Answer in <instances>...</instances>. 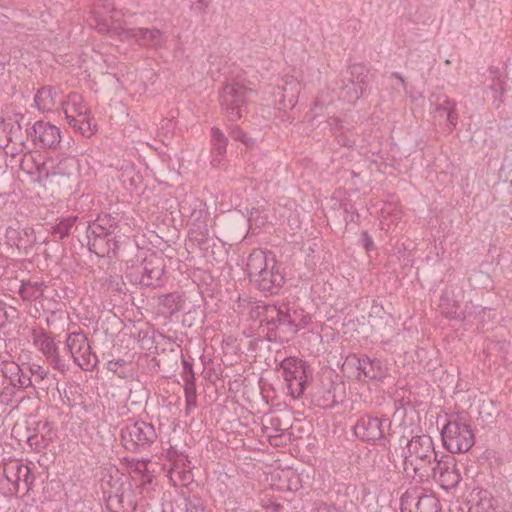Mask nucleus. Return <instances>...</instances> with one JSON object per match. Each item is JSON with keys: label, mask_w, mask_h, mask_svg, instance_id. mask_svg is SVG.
I'll list each match as a JSON object with an SVG mask.
<instances>
[{"label": "nucleus", "mask_w": 512, "mask_h": 512, "mask_svg": "<svg viewBox=\"0 0 512 512\" xmlns=\"http://www.w3.org/2000/svg\"><path fill=\"white\" fill-rule=\"evenodd\" d=\"M335 389L332 381H328L326 384L322 382V386L317 387L313 394L314 400L322 407L334 406L338 403Z\"/></svg>", "instance_id": "obj_29"}, {"label": "nucleus", "mask_w": 512, "mask_h": 512, "mask_svg": "<svg viewBox=\"0 0 512 512\" xmlns=\"http://www.w3.org/2000/svg\"><path fill=\"white\" fill-rule=\"evenodd\" d=\"M159 302L170 314L180 311L184 304L182 296L176 292L161 296Z\"/></svg>", "instance_id": "obj_32"}, {"label": "nucleus", "mask_w": 512, "mask_h": 512, "mask_svg": "<svg viewBox=\"0 0 512 512\" xmlns=\"http://www.w3.org/2000/svg\"><path fill=\"white\" fill-rule=\"evenodd\" d=\"M31 138L41 148H55L61 142L60 129L49 122L37 121L32 127Z\"/></svg>", "instance_id": "obj_19"}, {"label": "nucleus", "mask_w": 512, "mask_h": 512, "mask_svg": "<svg viewBox=\"0 0 512 512\" xmlns=\"http://www.w3.org/2000/svg\"><path fill=\"white\" fill-rule=\"evenodd\" d=\"M34 344L45 356L48 363L53 369L64 374L68 371L69 365L59 354V348L56 345L54 339L50 337L46 332L40 331L34 333Z\"/></svg>", "instance_id": "obj_15"}, {"label": "nucleus", "mask_w": 512, "mask_h": 512, "mask_svg": "<svg viewBox=\"0 0 512 512\" xmlns=\"http://www.w3.org/2000/svg\"><path fill=\"white\" fill-rule=\"evenodd\" d=\"M59 91L51 86H44L38 90L34 97L35 107L45 113L51 112L61 100Z\"/></svg>", "instance_id": "obj_24"}, {"label": "nucleus", "mask_w": 512, "mask_h": 512, "mask_svg": "<svg viewBox=\"0 0 512 512\" xmlns=\"http://www.w3.org/2000/svg\"><path fill=\"white\" fill-rule=\"evenodd\" d=\"M125 364H126V362L124 360H116V361L111 360V361H108V363H107V369L109 371L117 373L118 368L124 366Z\"/></svg>", "instance_id": "obj_50"}, {"label": "nucleus", "mask_w": 512, "mask_h": 512, "mask_svg": "<svg viewBox=\"0 0 512 512\" xmlns=\"http://www.w3.org/2000/svg\"><path fill=\"white\" fill-rule=\"evenodd\" d=\"M139 464H140L142 467H145V466H146L145 462H141V463H139Z\"/></svg>", "instance_id": "obj_61"}, {"label": "nucleus", "mask_w": 512, "mask_h": 512, "mask_svg": "<svg viewBox=\"0 0 512 512\" xmlns=\"http://www.w3.org/2000/svg\"><path fill=\"white\" fill-rule=\"evenodd\" d=\"M132 510H134V507L131 504H129V508L123 510L122 512H131Z\"/></svg>", "instance_id": "obj_58"}, {"label": "nucleus", "mask_w": 512, "mask_h": 512, "mask_svg": "<svg viewBox=\"0 0 512 512\" xmlns=\"http://www.w3.org/2000/svg\"><path fill=\"white\" fill-rule=\"evenodd\" d=\"M301 91V83L293 76H286L284 84L274 92L279 110L284 112L292 110L298 103V97Z\"/></svg>", "instance_id": "obj_20"}, {"label": "nucleus", "mask_w": 512, "mask_h": 512, "mask_svg": "<svg viewBox=\"0 0 512 512\" xmlns=\"http://www.w3.org/2000/svg\"><path fill=\"white\" fill-rule=\"evenodd\" d=\"M29 370L34 377L35 381H43L48 376V370L43 366L37 363H31L29 366Z\"/></svg>", "instance_id": "obj_41"}, {"label": "nucleus", "mask_w": 512, "mask_h": 512, "mask_svg": "<svg viewBox=\"0 0 512 512\" xmlns=\"http://www.w3.org/2000/svg\"><path fill=\"white\" fill-rule=\"evenodd\" d=\"M47 285L40 280H22L19 287V295L24 301H35L41 298L46 290Z\"/></svg>", "instance_id": "obj_26"}, {"label": "nucleus", "mask_w": 512, "mask_h": 512, "mask_svg": "<svg viewBox=\"0 0 512 512\" xmlns=\"http://www.w3.org/2000/svg\"><path fill=\"white\" fill-rule=\"evenodd\" d=\"M33 428L28 427V434L53 435L51 425L48 421H34Z\"/></svg>", "instance_id": "obj_40"}, {"label": "nucleus", "mask_w": 512, "mask_h": 512, "mask_svg": "<svg viewBox=\"0 0 512 512\" xmlns=\"http://www.w3.org/2000/svg\"><path fill=\"white\" fill-rule=\"evenodd\" d=\"M184 396H185V412L190 414L198 406L197 404V393L194 381H189L184 384Z\"/></svg>", "instance_id": "obj_33"}, {"label": "nucleus", "mask_w": 512, "mask_h": 512, "mask_svg": "<svg viewBox=\"0 0 512 512\" xmlns=\"http://www.w3.org/2000/svg\"><path fill=\"white\" fill-rule=\"evenodd\" d=\"M87 240L89 250L99 257H109L110 254H115L119 248L118 241L115 239V236L104 233H87Z\"/></svg>", "instance_id": "obj_23"}, {"label": "nucleus", "mask_w": 512, "mask_h": 512, "mask_svg": "<svg viewBox=\"0 0 512 512\" xmlns=\"http://www.w3.org/2000/svg\"><path fill=\"white\" fill-rule=\"evenodd\" d=\"M383 376L384 371L378 360H371L367 356H362L361 372L357 373V380L368 381Z\"/></svg>", "instance_id": "obj_28"}, {"label": "nucleus", "mask_w": 512, "mask_h": 512, "mask_svg": "<svg viewBox=\"0 0 512 512\" xmlns=\"http://www.w3.org/2000/svg\"><path fill=\"white\" fill-rule=\"evenodd\" d=\"M3 473L8 482L13 485L15 492L28 491L31 480V472L27 465L19 461H10L4 465Z\"/></svg>", "instance_id": "obj_21"}, {"label": "nucleus", "mask_w": 512, "mask_h": 512, "mask_svg": "<svg viewBox=\"0 0 512 512\" xmlns=\"http://www.w3.org/2000/svg\"><path fill=\"white\" fill-rule=\"evenodd\" d=\"M362 238L364 240L365 249L367 251L370 250L373 246V241H372L371 237L369 236L368 232H366V231L362 232Z\"/></svg>", "instance_id": "obj_53"}, {"label": "nucleus", "mask_w": 512, "mask_h": 512, "mask_svg": "<svg viewBox=\"0 0 512 512\" xmlns=\"http://www.w3.org/2000/svg\"><path fill=\"white\" fill-rule=\"evenodd\" d=\"M228 138L217 127L211 129V165L219 167L226 154Z\"/></svg>", "instance_id": "obj_25"}, {"label": "nucleus", "mask_w": 512, "mask_h": 512, "mask_svg": "<svg viewBox=\"0 0 512 512\" xmlns=\"http://www.w3.org/2000/svg\"><path fill=\"white\" fill-rule=\"evenodd\" d=\"M290 428L288 421H284L277 414H268L262 419L263 433L273 446H281L290 440Z\"/></svg>", "instance_id": "obj_16"}, {"label": "nucleus", "mask_w": 512, "mask_h": 512, "mask_svg": "<svg viewBox=\"0 0 512 512\" xmlns=\"http://www.w3.org/2000/svg\"><path fill=\"white\" fill-rule=\"evenodd\" d=\"M438 453L435 451L434 443L429 435L422 434L413 436L407 440L403 449V468L408 476L419 482L429 480L432 475V464L436 461Z\"/></svg>", "instance_id": "obj_2"}, {"label": "nucleus", "mask_w": 512, "mask_h": 512, "mask_svg": "<svg viewBox=\"0 0 512 512\" xmlns=\"http://www.w3.org/2000/svg\"><path fill=\"white\" fill-rule=\"evenodd\" d=\"M278 487H279L280 489H285V488H287V489H293L292 485H290V484H287V485L281 484V485H279Z\"/></svg>", "instance_id": "obj_57"}, {"label": "nucleus", "mask_w": 512, "mask_h": 512, "mask_svg": "<svg viewBox=\"0 0 512 512\" xmlns=\"http://www.w3.org/2000/svg\"><path fill=\"white\" fill-rule=\"evenodd\" d=\"M350 77L344 83L341 91L342 98L349 103H356L370 82V71L362 64H354L350 67Z\"/></svg>", "instance_id": "obj_13"}, {"label": "nucleus", "mask_w": 512, "mask_h": 512, "mask_svg": "<svg viewBox=\"0 0 512 512\" xmlns=\"http://www.w3.org/2000/svg\"><path fill=\"white\" fill-rule=\"evenodd\" d=\"M272 477H279V479H285V480H290L291 478H298L297 475L294 473V471L292 470H280V471H275L273 474H272Z\"/></svg>", "instance_id": "obj_44"}, {"label": "nucleus", "mask_w": 512, "mask_h": 512, "mask_svg": "<svg viewBox=\"0 0 512 512\" xmlns=\"http://www.w3.org/2000/svg\"><path fill=\"white\" fill-rule=\"evenodd\" d=\"M392 76H393V77H395L396 79H398V80H399V82H400V84H401L403 87H406L405 79H404V77H403L401 74H399V73H397V72H394V73H392Z\"/></svg>", "instance_id": "obj_55"}, {"label": "nucleus", "mask_w": 512, "mask_h": 512, "mask_svg": "<svg viewBox=\"0 0 512 512\" xmlns=\"http://www.w3.org/2000/svg\"><path fill=\"white\" fill-rule=\"evenodd\" d=\"M335 135H336V139H337L338 143L341 144L342 146H353V145H355V140L350 139L347 136L342 135V134H336L335 133Z\"/></svg>", "instance_id": "obj_51"}, {"label": "nucleus", "mask_w": 512, "mask_h": 512, "mask_svg": "<svg viewBox=\"0 0 512 512\" xmlns=\"http://www.w3.org/2000/svg\"><path fill=\"white\" fill-rule=\"evenodd\" d=\"M51 440L52 435L39 434H28L26 439L28 445L31 447V449L35 451H41L42 449L47 447Z\"/></svg>", "instance_id": "obj_38"}, {"label": "nucleus", "mask_w": 512, "mask_h": 512, "mask_svg": "<svg viewBox=\"0 0 512 512\" xmlns=\"http://www.w3.org/2000/svg\"><path fill=\"white\" fill-rule=\"evenodd\" d=\"M118 227V221L117 219L110 215V214H104L99 215L97 219L91 223H89L87 227L86 233L91 234H107V235H114V231Z\"/></svg>", "instance_id": "obj_27"}, {"label": "nucleus", "mask_w": 512, "mask_h": 512, "mask_svg": "<svg viewBox=\"0 0 512 512\" xmlns=\"http://www.w3.org/2000/svg\"><path fill=\"white\" fill-rule=\"evenodd\" d=\"M9 309L11 312H13V313L15 312L14 308L10 307Z\"/></svg>", "instance_id": "obj_62"}, {"label": "nucleus", "mask_w": 512, "mask_h": 512, "mask_svg": "<svg viewBox=\"0 0 512 512\" xmlns=\"http://www.w3.org/2000/svg\"><path fill=\"white\" fill-rule=\"evenodd\" d=\"M118 13L115 5L106 0L95 6L89 24L99 33L124 42L130 32L125 23L116 17Z\"/></svg>", "instance_id": "obj_4"}, {"label": "nucleus", "mask_w": 512, "mask_h": 512, "mask_svg": "<svg viewBox=\"0 0 512 512\" xmlns=\"http://www.w3.org/2000/svg\"><path fill=\"white\" fill-rule=\"evenodd\" d=\"M42 242H44V243L47 242V238H43Z\"/></svg>", "instance_id": "obj_63"}, {"label": "nucleus", "mask_w": 512, "mask_h": 512, "mask_svg": "<svg viewBox=\"0 0 512 512\" xmlns=\"http://www.w3.org/2000/svg\"><path fill=\"white\" fill-rule=\"evenodd\" d=\"M167 458L172 462L171 468H189L191 461L188 456L182 452H178L173 448L167 451Z\"/></svg>", "instance_id": "obj_37"}, {"label": "nucleus", "mask_w": 512, "mask_h": 512, "mask_svg": "<svg viewBox=\"0 0 512 512\" xmlns=\"http://www.w3.org/2000/svg\"><path fill=\"white\" fill-rule=\"evenodd\" d=\"M390 425L388 418L364 415L355 424L354 432L363 441L385 444V435Z\"/></svg>", "instance_id": "obj_12"}, {"label": "nucleus", "mask_w": 512, "mask_h": 512, "mask_svg": "<svg viewBox=\"0 0 512 512\" xmlns=\"http://www.w3.org/2000/svg\"><path fill=\"white\" fill-rule=\"evenodd\" d=\"M252 93V89L236 81L226 83L223 86L219 95V102L228 120L237 121L243 116Z\"/></svg>", "instance_id": "obj_6"}, {"label": "nucleus", "mask_w": 512, "mask_h": 512, "mask_svg": "<svg viewBox=\"0 0 512 512\" xmlns=\"http://www.w3.org/2000/svg\"><path fill=\"white\" fill-rule=\"evenodd\" d=\"M156 438L154 426L142 420L127 419L121 429L123 446L133 452L149 448Z\"/></svg>", "instance_id": "obj_7"}, {"label": "nucleus", "mask_w": 512, "mask_h": 512, "mask_svg": "<svg viewBox=\"0 0 512 512\" xmlns=\"http://www.w3.org/2000/svg\"><path fill=\"white\" fill-rule=\"evenodd\" d=\"M183 372H182V378L185 383H188L189 381H194V372L192 369V365L184 360L183 362Z\"/></svg>", "instance_id": "obj_42"}, {"label": "nucleus", "mask_w": 512, "mask_h": 512, "mask_svg": "<svg viewBox=\"0 0 512 512\" xmlns=\"http://www.w3.org/2000/svg\"><path fill=\"white\" fill-rule=\"evenodd\" d=\"M2 129L6 132V139L9 143L24 144L22 129L18 121L8 119L2 122Z\"/></svg>", "instance_id": "obj_31"}, {"label": "nucleus", "mask_w": 512, "mask_h": 512, "mask_svg": "<svg viewBox=\"0 0 512 512\" xmlns=\"http://www.w3.org/2000/svg\"><path fill=\"white\" fill-rule=\"evenodd\" d=\"M165 260L161 255L151 253L142 263V275L139 284L147 287H159L163 283Z\"/></svg>", "instance_id": "obj_18"}, {"label": "nucleus", "mask_w": 512, "mask_h": 512, "mask_svg": "<svg viewBox=\"0 0 512 512\" xmlns=\"http://www.w3.org/2000/svg\"><path fill=\"white\" fill-rule=\"evenodd\" d=\"M491 90L495 93V95L501 96L503 94L502 83L500 81L495 82L491 85Z\"/></svg>", "instance_id": "obj_54"}, {"label": "nucleus", "mask_w": 512, "mask_h": 512, "mask_svg": "<svg viewBox=\"0 0 512 512\" xmlns=\"http://www.w3.org/2000/svg\"><path fill=\"white\" fill-rule=\"evenodd\" d=\"M170 478L175 483V485L186 486L188 485L192 479V473L189 468H171L170 469Z\"/></svg>", "instance_id": "obj_35"}, {"label": "nucleus", "mask_w": 512, "mask_h": 512, "mask_svg": "<svg viewBox=\"0 0 512 512\" xmlns=\"http://www.w3.org/2000/svg\"><path fill=\"white\" fill-rule=\"evenodd\" d=\"M124 42H135L139 46L161 48L165 44L164 33L157 28H129Z\"/></svg>", "instance_id": "obj_22"}, {"label": "nucleus", "mask_w": 512, "mask_h": 512, "mask_svg": "<svg viewBox=\"0 0 512 512\" xmlns=\"http://www.w3.org/2000/svg\"><path fill=\"white\" fill-rule=\"evenodd\" d=\"M249 280L264 293L277 294L285 278L271 253L262 249H254L247 259L246 264Z\"/></svg>", "instance_id": "obj_3"}, {"label": "nucleus", "mask_w": 512, "mask_h": 512, "mask_svg": "<svg viewBox=\"0 0 512 512\" xmlns=\"http://www.w3.org/2000/svg\"><path fill=\"white\" fill-rule=\"evenodd\" d=\"M285 120H287V121H292V120H293V118H291V117L288 115V116L286 117V119H285Z\"/></svg>", "instance_id": "obj_59"}, {"label": "nucleus", "mask_w": 512, "mask_h": 512, "mask_svg": "<svg viewBox=\"0 0 512 512\" xmlns=\"http://www.w3.org/2000/svg\"><path fill=\"white\" fill-rule=\"evenodd\" d=\"M109 288L115 292H122L125 288V283L121 277H114L109 281Z\"/></svg>", "instance_id": "obj_43"}, {"label": "nucleus", "mask_w": 512, "mask_h": 512, "mask_svg": "<svg viewBox=\"0 0 512 512\" xmlns=\"http://www.w3.org/2000/svg\"><path fill=\"white\" fill-rule=\"evenodd\" d=\"M211 0H191V8L197 11H204L210 4Z\"/></svg>", "instance_id": "obj_47"}, {"label": "nucleus", "mask_w": 512, "mask_h": 512, "mask_svg": "<svg viewBox=\"0 0 512 512\" xmlns=\"http://www.w3.org/2000/svg\"><path fill=\"white\" fill-rule=\"evenodd\" d=\"M66 346L74 363L84 371H92L98 358L91 351L87 336L83 332H72L68 335Z\"/></svg>", "instance_id": "obj_10"}, {"label": "nucleus", "mask_w": 512, "mask_h": 512, "mask_svg": "<svg viewBox=\"0 0 512 512\" xmlns=\"http://www.w3.org/2000/svg\"><path fill=\"white\" fill-rule=\"evenodd\" d=\"M431 466L433 471L432 475H429V480H435L443 489L455 488L460 483L462 477L454 456L449 454L437 456Z\"/></svg>", "instance_id": "obj_11"}, {"label": "nucleus", "mask_w": 512, "mask_h": 512, "mask_svg": "<svg viewBox=\"0 0 512 512\" xmlns=\"http://www.w3.org/2000/svg\"><path fill=\"white\" fill-rule=\"evenodd\" d=\"M122 502H123V497L122 496L109 495V497L107 499V506L110 509H114V508H116L117 505L122 504Z\"/></svg>", "instance_id": "obj_48"}, {"label": "nucleus", "mask_w": 512, "mask_h": 512, "mask_svg": "<svg viewBox=\"0 0 512 512\" xmlns=\"http://www.w3.org/2000/svg\"><path fill=\"white\" fill-rule=\"evenodd\" d=\"M441 436L445 448L452 454L467 452L474 444L472 429L458 418L447 421Z\"/></svg>", "instance_id": "obj_8"}, {"label": "nucleus", "mask_w": 512, "mask_h": 512, "mask_svg": "<svg viewBox=\"0 0 512 512\" xmlns=\"http://www.w3.org/2000/svg\"><path fill=\"white\" fill-rule=\"evenodd\" d=\"M60 104L69 126L75 132L85 137H90L96 132L97 126L93 123L90 110L80 94L72 92Z\"/></svg>", "instance_id": "obj_5"}, {"label": "nucleus", "mask_w": 512, "mask_h": 512, "mask_svg": "<svg viewBox=\"0 0 512 512\" xmlns=\"http://www.w3.org/2000/svg\"><path fill=\"white\" fill-rule=\"evenodd\" d=\"M362 356L350 354L346 357L342 369L347 372L350 377L357 379V373L361 372Z\"/></svg>", "instance_id": "obj_34"}, {"label": "nucleus", "mask_w": 512, "mask_h": 512, "mask_svg": "<svg viewBox=\"0 0 512 512\" xmlns=\"http://www.w3.org/2000/svg\"><path fill=\"white\" fill-rule=\"evenodd\" d=\"M434 112L438 113L441 117L446 116L450 131L457 126L458 113L456 111V103L453 100L445 97L442 103L436 105Z\"/></svg>", "instance_id": "obj_30"}, {"label": "nucleus", "mask_w": 512, "mask_h": 512, "mask_svg": "<svg viewBox=\"0 0 512 512\" xmlns=\"http://www.w3.org/2000/svg\"><path fill=\"white\" fill-rule=\"evenodd\" d=\"M278 371L286 382L289 394L294 399L301 397L311 374L306 363L301 359L288 357L280 363Z\"/></svg>", "instance_id": "obj_9"}, {"label": "nucleus", "mask_w": 512, "mask_h": 512, "mask_svg": "<svg viewBox=\"0 0 512 512\" xmlns=\"http://www.w3.org/2000/svg\"><path fill=\"white\" fill-rule=\"evenodd\" d=\"M241 142L247 147V148H254L257 143V139L249 136L247 133H245V136L241 140Z\"/></svg>", "instance_id": "obj_52"}, {"label": "nucleus", "mask_w": 512, "mask_h": 512, "mask_svg": "<svg viewBox=\"0 0 512 512\" xmlns=\"http://www.w3.org/2000/svg\"><path fill=\"white\" fill-rule=\"evenodd\" d=\"M438 498L422 490H407L401 497V512H439Z\"/></svg>", "instance_id": "obj_14"}, {"label": "nucleus", "mask_w": 512, "mask_h": 512, "mask_svg": "<svg viewBox=\"0 0 512 512\" xmlns=\"http://www.w3.org/2000/svg\"><path fill=\"white\" fill-rule=\"evenodd\" d=\"M7 20H8V17L6 15L0 14V23L1 24H6Z\"/></svg>", "instance_id": "obj_56"}, {"label": "nucleus", "mask_w": 512, "mask_h": 512, "mask_svg": "<svg viewBox=\"0 0 512 512\" xmlns=\"http://www.w3.org/2000/svg\"><path fill=\"white\" fill-rule=\"evenodd\" d=\"M451 62L449 59L445 60V64L449 65Z\"/></svg>", "instance_id": "obj_60"}, {"label": "nucleus", "mask_w": 512, "mask_h": 512, "mask_svg": "<svg viewBox=\"0 0 512 512\" xmlns=\"http://www.w3.org/2000/svg\"><path fill=\"white\" fill-rule=\"evenodd\" d=\"M230 136L233 140L241 142L245 136V132L239 126H235L231 129Z\"/></svg>", "instance_id": "obj_49"}, {"label": "nucleus", "mask_w": 512, "mask_h": 512, "mask_svg": "<svg viewBox=\"0 0 512 512\" xmlns=\"http://www.w3.org/2000/svg\"><path fill=\"white\" fill-rule=\"evenodd\" d=\"M12 317L7 310L6 304L0 301V325L3 326Z\"/></svg>", "instance_id": "obj_46"}, {"label": "nucleus", "mask_w": 512, "mask_h": 512, "mask_svg": "<svg viewBox=\"0 0 512 512\" xmlns=\"http://www.w3.org/2000/svg\"><path fill=\"white\" fill-rule=\"evenodd\" d=\"M249 315L259 320L261 332L270 342H288L311 322V316L299 306L281 304H253Z\"/></svg>", "instance_id": "obj_1"}, {"label": "nucleus", "mask_w": 512, "mask_h": 512, "mask_svg": "<svg viewBox=\"0 0 512 512\" xmlns=\"http://www.w3.org/2000/svg\"><path fill=\"white\" fill-rule=\"evenodd\" d=\"M311 512H340L335 507L330 506L326 503H317L311 509Z\"/></svg>", "instance_id": "obj_45"}, {"label": "nucleus", "mask_w": 512, "mask_h": 512, "mask_svg": "<svg viewBox=\"0 0 512 512\" xmlns=\"http://www.w3.org/2000/svg\"><path fill=\"white\" fill-rule=\"evenodd\" d=\"M184 512H207L204 501L197 495L185 498Z\"/></svg>", "instance_id": "obj_39"}, {"label": "nucleus", "mask_w": 512, "mask_h": 512, "mask_svg": "<svg viewBox=\"0 0 512 512\" xmlns=\"http://www.w3.org/2000/svg\"><path fill=\"white\" fill-rule=\"evenodd\" d=\"M77 220V216H69L52 228V234L58 236L60 239L68 236L72 227Z\"/></svg>", "instance_id": "obj_36"}, {"label": "nucleus", "mask_w": 512, "mask_h": 512, "mask_svg": "<svg viewBox=\"0 0 512 512\" xmlns=\"http://www.w3.org/2000/svg\"><path fill=\"white\" fill-rule=\"evenodd\" d=\"M4 238L7 245L15 247L24 254H29L38 243L36 231L32 227L20 228L9 226L6 228Z\"/></svg>", "instance_id": "obj_17"}]
</instances>
